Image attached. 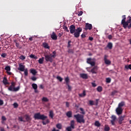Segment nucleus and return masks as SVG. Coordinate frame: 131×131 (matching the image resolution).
Masks as SVG:
<instances>
[{"instance_id": "2", "label": "nucleus", "mask_w": 131, "mask_h": 131, "mask_svg": "<svg viewBox=\"0 0 131 131\" xmlns=\"http://www.w3.org/2000/svg\"><path fill=\"white\" fill-rule=\"evenodd\" d=\"M52 54H50L49 55L45 54V60L46 62H50V63L53 62V61L55 58H56V54H57V52L56 51H53L52 52Z\"/></svg>"}, {"instance_id": "30", "label": "nucleus", "mask_w": 131, "mask_h": 131, "mask_svg": "<svg viewBox=\"0 0 131 131\" xmlns=\"http://www.w3.org/2000/svg\"><path fill=\"white\" fill-rule=\"evenodd\" d=\"M56 127L57 128H58V129H61L62 124L61 123H58L57 124H56Z\"/></svg>"}, {"instance_id": "55", "label": "nucleus", "mask_w": 131, "mask_h": 131, "mask_svg": "<svg viewBox=\"0 0 131 131\" xmlns=\"http://www.w3.org/2000/svg\"><path fill=\"white\" fill-rule=\"evenodd\" d=\"M2 119L3 121H6L7 120V118H6V117L4 116L2 117Z\"/></svg>"}, {"instance_id": "50", "label": "nucleus", "mask_w": 131, "mask_h": 131, "mask_svg": "<svg viewBox=\"0 0 131 131\" xmlns=\"http://www.w3.org/2000/svg\"><path fill=\"white\" fill-rule=\"evenodd\" d=\"M13 106L14 107V108H18V106H19V104H18V103L15 102L14 104H13Z\"/></svg>"}, {"instance_id": "43", "label": "nucleus", "mask_w": 131, "mask_h": 131, "mask_svg": "<svg viewBox=\"0 0 131 131\" xmlns=\"http://www.w3.org/2000/svg\"><path fill=\"white\" fill-rule=\"evenodd\" d=\"M117 93H118V91H117L116 90H114V91H113L112 92L111 95L114 96L116 94H117Z\"/></svg>"}, {"instance_id": "47", "label": "nucleus", "mask_w": 131, "mask_h": 131, "mask_svg": "<svg viewBox=\"0 0 131 131\" xmlns=\"http://www.w3.org/2000/svg\"><path fill=\"white\" fill-rule=\"evenodd\" d=\"M57 79H58V80H59V81H62L63 80V78H62V77L58 76L57 77H56Z\"/></svg>"}, {"instance_id": "44", "label": "nucleus", "mask_w": 131, "mask_h": 131, "mask_svg": "<svg viewBox=\"0 0 131 131\" xmlns=\"http://www.w3.org/2000/svg\"><path fill=\"white\" fill-rule=\"evenodd\" d=\"M80 111H81V114H83V115L85 114V112H84V110H83L82 107L80 108Z\"/></svg>"}, {"instance_id": "15", "label": "nucleus", "mask_w": 131, "mask_h": 131, "mask_svg": "<svg viewBox=\"0 0 131 131\" xmlns=\"http://www.w3.org/2000/svg\"><path fill=\"white\" fill-rule=\"evenodd\" d=\"M97 71H98V67L97 66H95L91 70V72L93 74H97Z\"/></svg>"}, {"instance_id": "53", "label": "nucleus", "mask_w": 131, "mask_h": 131, "mask_svg": "<svg viewBox=\"0 0 131 131\" xmlns=\"http://www.w3.org/2000/svg\"><path fill=\"white\" fill-rule=\"evenodd\" d=\"M15 85H16V83L14 82H11V86H12V88H15Z\"/></svg>"}, {"instance_id": "34", "label": "nucleus", "mask_w": 131, "mask_h": 131, "mask_svg": "<svg viewBox=\"0 0 131 131\" xmlns=\"http://www.w3.org/2000/svg\"><path fill=\"white\" fill-rule=\"evenodd\" d=\"M20 90V86H18L16 88H13V92H18Z\"/></svg>"}, {"instance_id": "60", "label": "nucleus", "mask_w": 131, "mask_h": 131, "mask_svg": "<svg viewBox=\"0 0 131 131\" xmlns=\"http://www.w3.org/2000/svg\"><path fill=\"white\" fill-rule=\"evenodd\" d=\"M112 35H108L107 36V38L108 39H112Z\"/></svg>"}, {"instance_id": "7", "label": "nucleus", "mask_w": 131, "mask_h": 131, "mask_svg": "<svg viewBox=\"0 0 131 131\" xmlns=\"http://www.w3.org/2000/svg\"><path fill=\"white\" fill-rule=\"evenodd\" d=\"M104 61L105 64H106V65H110V64H111V61L108 59V55H104Z\"/></svg>"}, {"instance_id": "8", "label": "nucleus", "mask_w": 131, "mask_h": 131, "mask_svg": "<svg viewBox=\"0 0 131 131\" xmlns=\"http://www.w3.org/2000/svg\"><path fill=\"white\" fill-rule=\"evenodd\" d=\"M93 29V25L89 23L85 24V30L86 31L87 30H92Z\"/></svg>"}, {"instance_id": "5", "label": "nucleus", "mask_w": 131, "mask_h": 131, "mask_svg": "<svg viewBox=\"0 0 131 131\" xmlns=\"http://www.w3.org/2000/svg\"><path fill=\"white\" fill-rule=\"evenodd\" d=\"M75 128V122L74 120L71 121L70 126L66 128V130L72 131L73 129Z\"/></svg>"}, {"instance_id": "38", "label": "nucleus", "mask_w": 131, "mask_h": 131, "mask_svg": "<svg viewBox=\"0 0 131 131\" xmlns=\"http://www.w3.org/2000/svg\"><path fill=\"white\" fill-rule=\"evenodd\" d=\"M42 102H49V99L47 97H43L42 98Z\"/></svg>"}, {"instance_id": "17", "label": "nucleus", "mask_w": 131, "mask_h": 131, "mask_svg": "<svg viewBox=\"0 0 131 131\" xmlns=\"http://www.w3.org/2000/svg\"><path fill=\"white\" fill-rule=\"evenodd\" d=\"M126 23H127V25L125 26V29H126V28H127V26L128 25L129 23H131V17L130 16H128L127 17V21H126Z\"/></svg>"}, {"instance_id": "14", "label": "nucleus", "mask_w": 131, "mask_h": 131, "mask_svg": "<svg viewBox=\"0 0 131 131\" xmlns=\"http://www.w3.org/2000/svg\"><path fill=\"white\" fill-rule=\"evenodd\" d=\"M51 37L53 40H57V39H58V36H57L55 32H52V34L51 35Z\"/></svg>"}, {"instance_id": "20", "label": "nucleus", "mask_w": 131, "mask_h": 131, "mask_svg": "<svg viewBox=\"0 0 131 131\" xmlns=\"http://www.w3.org/2000/svg\"><path fill=\"white\" fill-rule=\"evenodd\" d=\"M3 82L4 84H5V85H7V84H9V83L8 82V79H7V77H4Z\"/></svg>"}, {"instance_id": "23", "label": "nucleus", "mask_w": 131, "mask_h": 131, "mask_svg": "<svg viewBox=\"0 0 131 131\" xmlns=\"http://www.w3.org/2000/svg\"><path fill=\"white\" fill-rule=\"evenodd\" d=\"M107 47L110 49V50H112V48H113V44H112V42H108Z\"/></svg>"}, {"instance_id": "64", "label": "nucleus", "mask_w": 131, "mask_h": 131, "mask_svg": "<svg viewBox=\"0 0 131 131\" xmlns=\"http://www.w3.org/2000/svg\"><path fill=\"white\" fill-rule=\"evenodd\" d=\"M15 46H16V48H19V43L15 42Z\"/></svg>"}, {"instance_id": "62", "label": "nucleus", "mask_w": 131, "mask_h": 131, "mask_svg": "<svg viewBox=\"0 0 131 131\" xmlns=\"http://www.w3.org/2000/svg\"><path fill=\"white\" fill-rule=\"evenodd\" d=\"M127 28H128V29H130V28H131V23H130L129 25L128 24V25L127 26Z\"/></svg>"}, {"instance_id": "51", "label": "nucleus", "mask_w": 131, "mask_h": 131, "mask_svg": "<svg viewBox=\"0 0 131 131\" xmlns=\"http://www.w3.org/2000/svg\"><path fill=\"white\" fill-rule=\"evenodd\" d=\"M18 120L19 121H24V122H25V121L23 120V118L22 117H18Z\"/></svg>"}, {"instance_id": "39", "label": "nucleus", "mask_w": 131, "mask_h": 131, "mask_svg": "<svg viewBox=\"0 0 131 131\" xmlns=\"http://www.w3.org/2000/svg\"><path fill=\"white\" fill-rule=\"evenodd\" d=\"M5 70H6L7 72L11 71V67L7 66L5 67Z\"/></svg>"}, {"instance_id": "33", "label": "nucleus", "mask_w": 131, "mask_h": 131, "mask_svg": "<svg viewBox=\"0 0 131 131\" xmlns=\"http://www.w3.org/2000/svg\"><path fill=\"white\" fill-rule=\"evenodd\" d=\"M38 63H39V64H43V57L39 58V59L38 60Z\"/></svg>"}, {"instance_id": "35", "label": "nucleus", "mask_w": 131, "mask_h": 131, "mask_svg": "<svg viewBox=\"0 0 131 131\" xmlns=\"http://www.w3.org/2000/svg\"><path fill=\"white\" fill-rule=\"evenodd\" d=\"M42 123H43V125H46V124H47L48 123H50V120H49V119H47L46 120V121H43Z\"/></svg>"}, {"instance_id": "40", "label": "nucleus", "mask_w": 131, "mask_h": 131, "mask_svg": "<svg viewBox=\"0 0 131 131\" xmlns=\"http://www.w3.org/2000/svg\"><path fill=\"white\" fill-rule=\"evenodd\" d=\"M63 29H64V30L67 31V32H69V30H68V27H67V26H64L63 27Z\"/></svg>"}, {"instance_id": "11", "label": "nucleus", "mask_w": 131, "mask_h": 131, "mask_svg": "<svg viewBox=\"0 0 131 131\" xmlns=\"http://www.w3.org/2000/svg\"><path fill=\"white\" fill-rule=\"evenodd\" d=\"M88 64H90L91 66H95L96 65V62L95 61H92V58H87V61H86Z\"/></svg>"}, {"instance_id": "18", "label": "nucleus", "mask_w": 131, "mask_h": 131, "mask_svg": "<svg viewBox=\"0 0 131 131\" xmlns=\"http://www.w3.org/2000/svg\"><path fill=\"white\" fill-rule=\"evenodd\" d=\"M66 116L69 118H71V117H72V112L71 111H70L66 113Z\"/></svg>"}, {"instance_id": "3", "label": "nucleus", "mask_w": 131, "mask_h": 131, "mask_svg": "<svg viewBox=\"0 0 131 131\" xmlns=\"http://www.w3.org/2000/svg\"><path fill=\"white\" fill-rule=\"evenodd\" d=\"M74 117L76 118L78 123H85V120H84V116L83 115L80 114L75 115Z\"/></svg>"}, {"instance_id": "13", "label": "nucleus", "mask_w": 131, "mask_h": 131, "mask_svg": "<svg viewBox=\"0 0 131 131\" xmlns=\"http://www.w3.org/2000/svg\"><path fill=\"white\" fill-rule=\"evenodd\" d=\"M18 70L23 72L25 70V66L20 63L19 64V67L18 68Z\"/></svg>"}, {"instance_id": "4", "label": "nucleus", "mask_w": 131, "mask_h": 131, "mask_svg": "<svg viewBox=\"0 0 131 131\" xmlns=\"http://www.w3.org/2000/svg\"><path fill=\"white\" fill-rule=\"evenodd\" d=\"M35 119H40L41 120H46L48 118V117L45 116V115H40V113H36L34 115Z\"/></svg>"}, {"instance_id": "9", "label": "nucleus", "mask_w": 131, "mask_h": 131, "mask_svg": "<svg viewBox=\"0 0 131 131\" xmlns=\"http://www.w3.org/2000/svg\"><path fill=\"white\" fill-rule=\"evenodd\" d=\"M111 122L112 123V125H115V121H116V116L115 115H112L111 117Z\"/></svg>"}, {"instance_id": "59", "label": "nucleus", "mask_w": 131, "mask_h": 131, "mask_svg": "<svg viewBox=\"0 0 131 131\" xmlns=\"http://www.w3.org/2000/svg\"><path fill=\"white\" fill-rule=\"evenodd\" d=\"M82 14H83V12L81 11L78 12V16H81L82 15Z\"/></svg>"}, {"instance_id": "36", "label": "nucleus", "mask_w": 131, "mask_h": 131, "mask_svg": "<svg viewBox=\"0 0 131 131\" xmlns=\"http://www.w3.org/2000/svg\"><path fill=\"white\" fill-rule=\"evenodd\" d=\"M97 92H99V93H100V92H102V91L103 90V88H102V86H99L97 88Z\"/></svg>"}, {"instance_id": "1", "label": "nucleus", "mask_w": 131, "mask_h": 131, "mask_svg": "<svg viewBox=\"0 0 131 131\" xmlns=\"http://www.w3.org/2000/svg\"><path fill=\"white\" fill-rule=\"evenodd\" d=\"M69 29L70 33H71V34H73L74 33V36L76 38H78V37L80 36V32L82 31V28L79 27L76 29L75 26L74 25H72L70 27Z\"/></svg>"}, {"instance_id": "27", "label": "nucleus", "mask_w": 131, "mask_h": 131, "mask_svg": "<svg viewBox=\"0 0 131 131\" xmlns=\"http://www.w3.org/2000/svg\"><path fill=\"white\" fill-rule=\"evenodd\" d=\"M25 117H26V120L27 121H30V120H31V118L29 115H26L25 116Z\"/></svg>"}, {"instance_id": "26", "label": "nucleus", "mask_w": 131, "mask_h": 131, "mask_svg": "<svg viewBox=\"0 0 131 131\" xmlns=\"http://www.w3.org/2000/svg\"><path fill=\"white\" fill-rule=\"evenodd\" d=\"M104 130V131L110 130V127H109V126L108 125H105Z\"/></svg>"}, {"instance_id": "63", "label": "nucleus", "mask_w": 131, "mask_h": 131, "mask_svg": "<svg viewBox=\"0 0 131 131\" xmlns=\"http://www.w3.org/2000/svg\"><path fill=\"white\" fill-rule=\"evenodd\" d=\"M0 130L1 131H6V130H5V128H4L3 127H0Z\"/></svg>"}, {"instance_id": "25", "label": "nucleus", "mask_w": 131, "mask_h": 131, "mask_svg": "<svg viewBox=\"0 0 131 131\" xmlns=\"http://www.w3.org/2000/svg\"><path fill=\"white\" fill-rule=\"evenodd\" d=\"M43 47L45 49H50V46H49V45L47 42L43 43Z\"/></svg>"}, {"instance_id": "24", "label": "nucleus", "mask_w": 131, "mask_h": 131, "mask_svg": "<svg viewBox=\"0 0 131 131\" xmlns=\"http://www.w3.org/2000/svg\"><path fill=\"white\" fill-rule=\"evenodd\" d=\"M65 82H66V85H69V82H70V79H69V77H67L64 79Z\"/></svg>"}, {"instance_id": "41", "label": "nucleus", "mask_w": 131, "mask_h": 131, "mask_svg": "<svg viewBox=\"0 0 131 131\" xmlns=\"http://www.w3.org/2000/svg\"><path fill=\"white\" fill-rule=\"evenodd\" d=\"M106 82H107V83H110V82H111V78H106Z\"/></svg>"}, {"instance_id": "52", "label": "nucleus", "mask_w": 131, "mask_h": 131, "mask_svg": "<svg viewBox=\"0 0 131 131\" xmlns=\"http://www.w3.org/2000/svg\"><path fill=\"white\" fill-rule=\"evenodd\" d=\"M1 57H2V58H6V57H7V53H3L1 55Z\"/></svg>"}, {"instance_id": "58", "label": "nucleus", "mask_w": 131, "mask_h": 131, "mask_svg": "<svg viewBox=\"0 0 131 131\" xmlns=\"http://www.w3.org/2000/svg\"><path fill=\"white\" fill-rule=\"evenodd\" d=\"M91 84L93 88H96V86H97V84H95V82H92Z\"/></svg>"}, {"instance_id": "54", "label": "nucleus", "mask_w": 131, "mask_h": 131, "mask_svg": "<svg viewBox=\"0 0 131 131\" xmlns=\"http://www.w3.org/2000/svg\"><path fill=\"white\" fill-rule=\"evenodd\" d=\"M4 105V100L0 99V106Z\"/></svg>"}, {"instance_id": "19", "label": "nucleus", "mask_w": 131, "mask_h": 131, "mask_svg": "<svg viewBox=\"0 0 131 131\" xmlns=\"http://www.w3.org/2000/svg\"><path fill=\"white\" fill-rule=\"evenodd\" d=\"M123 106H125V102L124 101H122L119 103L118 107H119V108H122Z\"/></svg>"}, {"instance_id": "32", "label": "nucleus", "mask_w": 131, "mask_h": 131, "mask_svg": "<svg viewBox=\"0 0 131 131\" xmlns=\"http://www.w3.org/2000/svg\"><path fill=\"white\" fill-rule=\"evenodd\" d=\"M29 57L30 58H32V59H35V60H36V59H37V56H35V55L34 54H31Z\"/></svg>"}, {"instance_id": "22", "label": "nucleus", "mask_w": 131, "mask_h": 131, "mask_svg": "<svg viewBox=\"0 0 131 131\" xmlns=\"http://www.w3.org/2000/svg\"><path fill=\"white\" fill-rule=\"evenodd\" d=\"M30 71L31 72V73H32V74H33V75H36V74L37 73V72H36V70L32 69L30 70Z\"/></svg>"}, {"instance_id": "42", "label": "nucleus", "mask_w": 131, "mask_h": 131, "mask_svg": "<svg viewBox=\"0 0 131 131\" xmlns=\"http://www.w3.org/2000/svg\"><path fill=\"white\" fill-rule=\"evenodd\" d=\"M8 90L10 91V92H14V87H12V86H10L8 88Z\"/></svg>"}, {"instance_id": "31", "label": "nucleus", "mask_w": 131, "mask_h": 131, "mask_svg": "<svg viewBox=\"0 0 131 131\" xmlns=\"http://www.w3.org/2000/svg\"><path fill=\"white\" fill-rule=\"evenodd\" d=\"M49 116L51 118H53L54 117V113L53 112V111H50L49 112Z\"/></svg>"}, {"instance_id": "48", "label": "nucleus", "mask_w": 131, "mask_h": 131, "mask_svg": "<svg viewBox=\"0 0 131 131\" xmlns=\"http://www.w3.org/2000/svg\"><path fill=\"white\" fill-rule=\"evenodd\" d=\"M89 104L91 106H94V105H95V103H94V101H93V100H90L89 101Z\"/></svg>"}, {"instance_id": "16", "label": "nucleus", "mask_w": 131, "mask_h": 131, "mask_svg": "<svg viewBox=\"0 0 131 131\" xmlns=\"http://www.w3.org/2000/svg\"><path fill=\"white\" fill-rule=\"evenodd\" d=\"M80 77L83 79H88L89 78L88 74L83 73L80 74Z\"/></svg>"}, {"instance_id": "28", "label": "nucleus", "mask_w": 131, "mask_h": 131, "mask_svg": "<svg viewBox=\"0 0 131 131\" xmlns=\"http://www.w3.org/2000/svg\"><path fill=\"white\" fill-rule=\"evenodd\" d=\"M32 86L33 89L35 91L36 90H37V84L36 83H33L32 84Z\"/></svg>"}, {"instance_id": "61", "label": "nucleus", "mask_w": 131, "mask_h": 131, "mask_svg": "<svg viewBox=\"0 0 131 131\" xmlns=\"http://www.w3.org/2000/svg\"><path fill=\"white\" fill-rule=\"evenodd\" d=\"M62 35H63V33H59L58 34V36L59 37H61Z\"/></svg>"}, {"instance_id": "21", "label": "nucleus", "mask_w": 131, "mask_h": 131, "mask_svg": "<svg viewBox=\"0 0 131 131\" xmlns=\"http://www.w3.org/2000/svg\"><path fill=\"white\" fill-rule=\"evenodd\" d=\"M85 96H86V93H85V90L83 91L82 93L79 94V96L81 98H83V97H85Z\"/></svg>"}, {"instance_id": "12", "label": "nucleus", "mask_w": 131, "mask_h": 131, "mask_svg": "<svg viewBox=\"0 0 131 131\" xmlns=\"http://www.w3.org/2000/svg\"><path fill=\"white\" fill-rule=\"evenodd\" d=\"M124 118H125V116H119L118 118V123L119 124H122V123L123 122V121L124 120Z\"/></svg>"}, {"instance_id": "49", "label": "nucleus", "mask_w": 131, "mask_h": 131, "mask_svg": "<svg viewBox=\"0 0 131 131\" xmlns=\"http://www.w3.org/2000/svg\"><path fill=\"white\" fill-rule=\"evenodd\" d=\"M68 52L69 54H73L74 53V52L73 51V50L72 49H69V50L68 51Z\"/></svg>"}, {"instance_id": "57", "label": "nucleus", "mask_w": 131, "mask_h": 131, "mask_svg": "<svg viewBox=\"0 0 131 131\" xmlns=\"http://www.w3.org/2000/svg\"><path fill=\"white\" fill-rule=\"evenodd\" d=\"M68 86V89L69 91H71L72 88L71 87V86L69 85V84L68 85H67Z\"/></svg>"}, {"instance_id": "45", "label": "nucleus", "mask_w": 131, "mask_h": 131, "mask_svg": "<svg viewBox=\"0 0 131 131\" xmlns=\"http://www.w3.org/2000/svg\"><path fill=\"white\" fill-rule=\"evenodd\" d=\"M19 59L20 60H25V59H26V57L24 55H21L19 57Z\"/></svg>"}, {"instance_id": "6", "label": "nucleus", "mask_w": 131, "mask_h": 131, "mask_svg": "<svg viewBox=\"0 0 131 131\" xmlns=\"http://www.w3.org/2000/svg\"><path fill=\"white\" fill-rule=\"evenodd\" d=\"M123 19L121 21V25L123 26V27L125 29V26L127 25V23L125 21L126 20V17H125V15L122 16Z\"/></svg>"}, {"instance_id": "29", "label": "nucleus", "mask_w": 131, "mask_h": 131, "mask_svg": "<svg viewBox=\"0 0 131 131\" xmlns=\"http://www.w3.org/2000/svg\"><path fill=\"white\" fill-rule=\"evenodd\" d=\"M95 126H97L98 127H99V126H101V124L98 121H96L95 122Z\"/></svg>"}, {"instance_id": "56", "label": "nucleus", "mask_w": 131, "mask_h": 131, "mask_svg": "<svg viewBox=\"0 0 131 131\" xmlns=\"http://www.w3.org/2000/svg\"><path fill=\"white\" fill-rule=\"evenodd\" d=\"M70 43H71V41L69 40L68 43V48H70V47H71V45Z\"/></svg>"}, {"instance_id": "46", "label": "nucleus", "mask_w": 131, "mask_h": 131, "mask_svg": "<svg viewBox=\"0 0 131 131\" xmlns=\"http://www.w3.org/2000/svg\"><path fill=\"white\" fill-rule=\"evenodd\" d=\"M31 80H32L33 81H36V79H37V78H36V77H34V76H32L31 78Z\"/></svg>"}, {"instance_id": "37", "label": "nucleus", "mask_w": 131, "mask_h": 131, "mask_svg": "<svg viewBox=\"0 0 131 131\" xmlns=\"http://www.w3.org/2000/svg\"><path fill=\"white\" fill-rule=\"evenodd\" d=\"M24 71V74L25 76H28V70L27 69H25Z\"/></svg>"}, {"instance_id": "10", "label": "nucleus", "mask_w": 131, "mask_h": 131, "mask_svg": "<svg viewBox=\"0 0 131 131\" xmlns=\"http://www.w3.org/2000/svg\"><path fill=\"white\" fill-rule=\"evenodd\" d=\"M123 111V109L122 108L118 107L116 109V112L118 115H120L121 114H122V112Z\"/></svg>"}]
</instances>
